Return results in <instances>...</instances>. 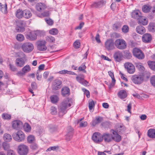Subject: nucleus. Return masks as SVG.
<instances>
[{
  "mask_svg": "<svg viewBox=\"0 0 155 155\" xmlns=\"http://www.w3.org/2000/svg\"><path fill=\"white\" fill-rule=\"evenodd\" d=\"M71 106V104L69 103L68 98L64 100L58 107L59 117H61L65 114L67 112V108Z\"/></svg>",
  "mask_w": 155,
  "mask_h": 155,
  "instance_id": "1",
  "label": "nucleus"
},
{
  "mask_svg": "<svg viewBox=\"0 0 155 155\" xmlns=\"http://www.w3.org/2000/svg\"><path fill=\"white\" fill-rule=\"evenodd\" d=\"M13 138L18 142H22L24 141L25 136L24 133L21 130H18L17 132L13 134Z\"/></svg>",
  "mask_w": 155,
  "mask_h": 155,
  "instance_id": "2",
  "label": "nucleus"
},
{
  "mask_svg": "<svg viewBox=\"0 0 155 155\" xmlns=\"http://www.w3.org/2000/svg\"><path fill=\"white\" fill-rule=\"evenodd\" d=\"M131 80L134 84L140 85L143 82L144 77L141 74L134 75L131 77Z\"/></svg>",
  "mask_w": 155,
  "mask_h": 155,
  "instance_id": "3",
  "label": "nucleus"
},
{
  "mask_svg": "<svg viewBox=\"0 0 155 155\" xmlns=\"http://www.w3.org/2000/svg\"><path fill=\"white\" fill-rule=\"evenodd\" d=\"M114 44L117 48L119 49L123 50L127 47L126 41L122 39H118L116 40Z\"/></svg>",
  "mask_w": 155,
  "mask_h": 155,
  "instance_id": "4",
  "label": "nucleus"
},
{
  "mask_svg": "<svg viewBox=\"0 0 155 155\" xmlns=\"http://www.w3.org/2000/svg\"><path fill=\"white\" fill-rule=\"evenodd\" d=\"M28 151V147L25 144H20L18 146V152L20 155H27Z\"/></svg>",
  "mask_w": 155,
  "mask_h": 155,
  "instance_id": "5",
  "label": "nucleus"
},
{
  "mask_svg": "<svg viewBox=\"0 0 155 155\" xmlns=\"http://www.w3.org/2000/svg\"><path fill=\"white\" fill-rule=\"evenodd\" d=\"M133 54L136 58L142 60L144 58L145 55L142 51L139 48H135L133 50Z\"/></svg>",
  "mask_w": 155,
  "mask_h": 155,
  "instance_id": "6",
  "label": "nucleus"
},
{
  "mask_svg": "<svg viewBox=\"0 0 155 155\" xmlns=\"http://www.w3.org/2000/svg\"><path fill=\"white\" fill-rule=\"evenodd\" d=\"M33 45L30 42H25L23 43L21 46V49L25 52L29 53L34 49Z\"/></svg>",
  "mask_w": 155,
  "mask_h": 155,
  "instance_id": "7",
  "label": "nucleus"
},
{
  "mask_svg": "<svg viewBox=\"0 0 155 155\" xmlns=\"http://www.w3.org/2000/svg\"><path fill=\"white\" fill-rule=\"evenodd\" d=\"M92 139L95 143H99L103 140L102 135L99 132H95L92 137Z\"/></svg>",
  "mask_w": 155,
  "mask_h": 155,
  "instance_id": "8",
  "label": "nucleus"
},
{
  "mask_svg": "<svg viewBox=\"0 0 155 155\" xmlns=\"http://www.w3.org/2000/svg\"><path fill=\"white\" fill-rule=\"evenodd\" d=\"M124 66L125 68L129 73L133 74L135 72V67L132 63L129 62L126 63L124 64Z\"/></svg>",
  "mask_w": 155,
  "mask_h": 155,
  "instance_id": "9",
  "label": "nucleus"
},
{
  "mask_svg": "<svg viewBox=\"0 0 155 155\" xmlns=\"http://www.w3.org/2000/svg\"><path fill=\"white\" fill-rule=\"evenodd\" d=\"M115 44L114 41L112 39L107 40L105 43V48L108 50H111L115 48Z\"/></svg>",
  "mask_w": 155,
  "mask_h": 155,
  "instance_id": "10",
  "label": "nucleus"
},
{
  "mask_svg": "<svg viewBox=\"0 0 155 155\" xmlns=\"http://www.w3.org/2000/svg\"><path fill=\"white\" fill-rule=\"evenodd\" d=\"M12 127L16 130H19L22 128L23 127V123L20 120H15L12 122Z\"/></svg>",
  "mask_w": 155,
  "mask_h": 155,
  "instance_id": "11",
  "label": "nucleus"
},
{
  "mask_svg": "<svg viewBox=\"0 0 155 155\" xmlns=\"http://www.w3.org/2000/svg\"><path fill=\"white\" fill-rule=\"evenodd\" d=\"M46 42L45 41H40L37 42V48L39 51H45L47 49L46 46Z\"/></svg>",
  "mask_w": 155,
  "mask_h": 155,
  "instance_id": "12",
  "label": "nucleus"
},
{
  "mask_svg": "<svg viewBox=\"0 0 155 155\" xmlns=\"http://www.w3.org/2000/svg\"><path fill=\"white\" fill-rule=\"evenodd\" d=\"M113 57L116 61L120 62L123 59L122 53L120 51H117L114 53Z\"/></svg>",
  "mask_w": 155,
  "mask_h": 155,
  "instance_id": "13",
  "label": "nucleus"
},
{
  "mask_svg": "<svg viewBox=\"0 0 155 155\" xmlns=\"http://www.w3.org/2000/svg\"><path fill=\"white\" fill-rule=\"evenodd\" d=\"M61 81L58 79H56L54 81L52 85V88L53 90H58L61 87L60 85L61 84Z\"/></svg>",
  "mask_w": 155,
  "mask_h": 155,
  "instance_id": "14",
  "label": "nucleus"
},
{
  "mask_svg": "<svg viewBox=\"0 0 155 155\" xmlns=\"http://www.w3.org/2000/svg\"><path fill=\"white\" fill-rule=\"evenodd\" d=\"M26 37L30 41H34L37 39V35L35 31H30L27 33Z\"/></svg>",
  "mask_w": 155,
  "mask_h": 155,
  "instance_id": "15",
  "label": "nucleus"
},
{
  "mask_svg": "<svg viewBox=\"0 0 155 155\" xmlns=\"http://www.w3.org/2000/svg\"><path fill=\"white\" fill-rule=\"evenodd\" d=\"M106 3V1L101 0L99 2L94 3L91 5V6L92 8H100L105 5Z\"/></svg>",
  "mask_w": 155,
  "mask_h": 155,
  "instance_id": "16",
  "label": "nucleus"
},
{
  "mask_svg": "<svg viewBox=\"0 0 155 155\" xmlns=\"http://www.w3.org/2000/svg\"><path fill=\"white\" fill-rule=\"evenodd\" d=\"M106 3V1L101 0L99 2L94 3L91 5V6L92 8H100L105 5Z\"/></svg>",
  "mask_w": 155,
  "mask_h": 155,
  "instance_id": "17",
  "label": "nucleus"
},
{
  "mask_svg": "<svg viewBox=\"0 0 155 155\" xmlns=\"http://www.w3.org/2000/svg\"><path fill=\"white\" fill-rule=\"evenodd\" d=\"M111 132H112L113 136H112V140H114L116 142H119L121 140V136L118 134L114 130H111Z\"/></svg>",
  "mask_w": 155,
  "mask_h": 155,
  "instance_id": "18",
  "label": "nucleus"
},
{
  "mask_svg": "<svg viewBox=\"0 0 155 155\" xmlns=\"http://www.w3.org/2000/svg\"><path fill=\"white\" fill-rule=\"evenodd\" d=\"M142 16L141 12L139 10H135L131 13V16L132 18L137 19L138 20Z\"/></svg>",
  "mask_w": 155,
  "mask_h": 155,
  "instance_id": "19",
  "label": "nucleus"
},
{
  "mask_svg": "<svg viewBox=\"0 0 155 155\" xmlns=\"http://www.w3.org/2000/svg\"><path fill=\"white\" fill-rule=\"evenodd\" d=\"M61 94L63 97L69 96L70 94L69 88L67 87H63L61 89Z\"/></svg>",
  "mask_w": 155,
  "mask_h": 155,
  "instance_id": "20",
  "label": "nucleus"
},
{
  "mask_svg": "<svg viewBox=\"0 0 155 155\" xmlns=\"http://www.w3.org/2000/svg\"><path fill=\"white\" fill-rule=\"evenodd\" d=\"M103 140L106 142L109 143L112 140V135L109 134L104 133L102 135Z\"/></svg>",
  "mask_w": 155,
  "mask_h": 155,
  "instance_id": "21",
  "label": "nucleus"
},
{
  "mask_svg": "<svg viewBox=\"0 0 155 155\" xmlns=\"http://www.w3.org/2000/svg\"><path fill=\"white\" fill-rule=\"evenodd\" d=\"M25 63V61L22 58H18L15 60V64L18 67H22L24 65Z\"/></svg>",
  "mask_w": 155,
  "mask_h": 155,
  "instance_id": "22",
  "label": "nucleus"
},
{
  "mask_svg": "<svg viewBox=\"0 0 155 155\" xmlns=\"http://www.w3.org/2000/svg\"><path fill=\"white\" fill-rule=\"evenodd\" d=\"M118 97L121 99L126 98L127 96V93L125 90H122L120 91L117 94Z\"/></svg>",
  "mask_w": 155,
  "mask_h": 155,
  "instance_id": "23",
  "label": "nucleus"
},
{
  "mask_svg": "<svg viewBox=\"0 0 155 155\" xmlns=\"http://www.w3.org/2000/svg\"><path fill=\"white\" fill-rule=\"evenodd\" d=\"M152 38L150 34L146 33L142 37V40L145 42H149L151 40Z\"/></svg>",
  "mask_w": 155,
  "mask_h": 155,
  "instance_id": "24",
  "label": "nucleus"
},
{
  "mask_svg": "<svg viewBox=\"0 0 155 155\" xmlns=\"http://www.w3.org/2000/svg\"><path fill=\"white\" fill-rule=\"evenodd\" d=\"M45 8V5L43 3H39L36 5V8L37 10L39 12H41L44 10Z\"/></svg>",
  "mask_w": 155,
  "mask_h": 155,
  "instance_id": "25",
  "label": "nucleus"
},
{
  "mask_svg": "<svg viewBox=\"0 0 155 155\" xmlns=\"http://www.w3.org/2000/svg\"><path fill=\"white\" fill-rule=\"evenodd\" d=\"M30 148L32 151H37L36 153H37L39 151V146L36 143H32L30 146Z\"/></svg>",
  "mask_w": 155,
  "mask_h": 155,
  "instance_id": "26",
  "label": "nucleus"
},
{
  "mask_svg": "<svg viewBox=\"0 0 155 155\" xmlns=\"http://www.w3.org/2000/svg\"><path fill=\"white\" fill-rule=\"evenodd\" d=\"M103 117H98L96 118L95 119L92 121L91 125L93 126H95L96 124L101 122L103 120Z\"/></svg>",
  "mask_w": 155,
  "mask_h": 155,
  "instance_id": "27",
  "label": "nucleus"
},
{
  "mask_svg": "<svg viewBox=\"0 0 155 155\" xmlns=\"http://www.w3.org/2000/svg\"><path fill=\"white\" fill-rule=\"evenodd\" d=\"M152 7L148 4L143 5L142 8V11L144 13H148L150 12Z\"/></svg>",
  "mask_w": 155,
  "mask_h": 155,
  "instance_id": "28",
  "label": "nucleus"
},
{
  "mask_svg": "<svg viewBox=\"0 0 155 155\" xmlns=\"http://www.w3.org/2000/svg\"><path fill=\"white\" fill-rule=\"evenodd\" d=\"M147 134L150 138H155V129H150L147 131Z\"/></svg>",
  "mask_w": 155,
  "mask_h": 155,
  "instance_id": "29",
  "label": "nucleus"
},
{
  "mask_svg": "<svg viewBox=\"0 0 155 155\" xmlns=\"http://www.w3.org/2000/svg\"><path fill=\"white\" fill-rule=\"evenodd\" d=\"M137 33L140 34L142 35L145 32V29L144 27L142 26H137L136 28Z\"/></svg>",
  "mask_w": 155,
  "mask_h": 155,
  "instance_id": "30",
  "label": "nucleus"
},
{
  "mask_svg": "<svg viewBox=\"0 0 155 155\" xmlns=\"http://www.w3.org/2000/svg\"><path fill=\"white\" fill-rule=\"evenodd\" d=\"M24 10L21 9H18L15 13L16 16L18 18L20 19L23 17Z\"/></svg>",
  "mask_w": 155,
  "mask_h": 155,
  "instance_id": "31",
  "label": "nucleus"
},
{
  "mask_svg": "<svg viewBox=\"0 0 155 155\" xmlns=\"http://www.w3.org/2000/svg\"><path fill=\"white\" fill-rule=\"evenodd\" d=\"M32 15V14L29 10L25 9L24 10L23 17L28 19L31 18Z\"/></svg>",
  "mask_w": 155,
  "mask_h": 155,
  "instance_id": "32",
  "label": "nucleus"
},
{
  "mask_svg": "<svg viewBox=\"0 0 155 155\" xmlns=\"http://www.w3.org/2000/svg\"><path fill=\"white\" fill-rule=\"evenodd\" d=\"M0 10L5 14H6L8 12L7 5L6 3L3 5L0 3Z\"/></svg>",
  "mask_w": 155,
  "mask_h": 155,
  "instance_id": "33",
  "label": "nucleus"
},
{
  "mask_svg": "<svg viewBox=\"0 0 155 155\" xmlns=\"http://www.w3.org/2000/svg\"><path fill=\"white\" fill-rule=\"evenodd\" d=\"M76 79L79 82L85 86H87V84L88 83L87 81L81 77L77 76L76 78Z\"/></svg>",
  "mask_w": 155,
  "mask_h": 155,
  "instance_id": "34",
  "label": "nucleus"
},
{
  "mask_svg": "<svg viewBox=\"0 0 155 155\" xmlns=\"http://www.w3.org/2000/svg\"><path fill=\"white\" fill-rule=\"evenodd\" d=\"M23 128L24 130L26 132H30L31 127L30 125L27 123H25L23 125Z\"/></svg>",
  "mask_w": 155,
  "mask_h": 155,
  "instance_id": "35",
  "label": "nucleus"
},
{
  "mask_svg": "<svg viewBox=\"0 0 155 155\" xmlns=\"http://www.w3.org/2000/svg\"><path fill=\"white\" fill-rule=\"evenodd\" d=\"M139 23L143 25H146L147 24V19L142 16L138 20Z\"/></svg>",
  "mask_w": 155,
  "mask_h": 155,
  "instance_id": "36",
  "label": "nucleus"
},
{
  "mask_svg": "<svg viewBox=\"0 0 155 155\" xmlns=\"http://www.w3.org/2000/svg\"><path fill=\"white\" fill-rule=\"evenodd\" d=\"M147 64L152 70L155 71V61H149L147 62Z\"/></svg>",
  "mask_w": 155,
  "mask_h": 155,
  "instance_id": "37",
  "label": "nucleus"
},
{
  "mask_svg": "<svg viewBox=\"0 0 155 155\" xmlns=\"http://www.w3.org/2000/svg\"><path fill=\"white\" fill-rule=\"evenodd\" d=\"M148 29L150 31L152 32L155 31V23L153 22L150 23Z\"/></svg>",
  "mask_w": 155,
  "mask_h": 155,
  "instance_id": "38",
  "label": "nucleus"
},
{
  "mask_svg": "<svg viewBox=\"0 0 155 155\" xmlns=\"http://www.w3.org/2000/svg\"><path fill=\"white\" fill-rule=\"evenodd\" d=\"M46 40L49 43H53L55 41V39L51 36H48L46 37Z\"/></svg>",
  "mask_w": 155,
  "mask_h": 155,
  "instance_id": "39",
  "label": "nucleus"
},
{
  "mask_svg": "<svg viewBox=\"0 0 155 155\" xmlns=\"http://www.w3.org/2000/svg\"><path fill=\"white\" fill-rule=\"evenodd\" d=\"M73 134L72 133H67L65 136V140L67 141H70L72 138Z\"/></svg>",
  "mask_w": 155,
  "mask_h": 155,
  "instance_id": "40",
  "label": "nucleus"
},
{
  "mask_svg": "<svg viewBox=\"0 0 155 155\" xmlns=\"http://www.w3.org/2000/svg\"><path fill=\"white\" fill-rule=\"evenodd\" d=\"M59 73L61 74H67L70 75H75L76 74L73 72L68 71L66 70H64L60 71L59 72Z\"/></svg>",
  "mask_w": 155,
  "mask_h": 155,
  "instance_id": "41",
  "label": "nucleus"
},
{
  "mask_svg": "<svg viewBox=\"0 0 155 155\" xmlns=\"http://www.w3.org/2000/svg\"><path fill=\"white\" fill-rule=\"evenodd\" d=\"M11 117V114L6 113H4L2 115V118L4 120H10Z\"/></svg>",
  "mask_w": 155,
  "mask_h": 155,
  "instance_id": "42",
  "label": "nucleus"
},
{
  "mask_svg": "<svg viewBox=\"0 0 155 155\" xmlns=\"http://www.w3.org/2000/svg\"><path fill=\"white\" fill-rule=\"evenodd\" d=\"M51 101L53 103H57L58 100V97L56 95H53L50 97Z\"/></svg>",
  "mask_w": 155,
  "mask_h": 155,
  "instance_id": "43",
  "label": "nucleus"
},
{
  "mask_svg": "<svg viewBox=\"0 0 155 155\" xmlns=\"http://www.w3.org/2000/svg\"><path fill=\"white\" fill-rule=\"evenodd\" d=\"M86 66H85V63H82L81 66L78 68V70L80 71H81L84 73H86V71L85 70Z\"/></svg>",
  "mask_w": 155,
  "mask_h": 155,
  "instance_id": "44",
  "label": "nucleus"
},
{
  "mask_svg": "<svg viewBox=\"0 0 155 155\" xmlns=\"http://www.w3.org/2000/svg\"><path fill=\"white\" fill-rule=\"evenodd\" d=\"M50 34L53 35H56L58 33V30L56 28H53L49 30Z\"/></svg>",
  "mask_w": 155,
  "mask_h": 155,
  "instance_id": "45",
  "label": "nucleus"
},
{
  "mask_svg": "<svg viewBox=\"0 0 155 155\" xmlns=\"http://www.w3.org/2000/svg\"><path fill=\"white\" fill-rule=\"evenodd\" d=\"M3 139L6 141H9L12 139L11 135L8 134H5L4 135Z\"/></svg>",
  "mask_w": 155,
  "mask_h": 155,
  "instance_id": "46",
  "label": "nucleus"
},
{
  "mask_svg": "<svg viewBox=\"0 0 155 155\" xmlns=\"http://www.w3.org/2000/svg\"><path fill=\"white\" fill-rule=\"evenodd\" d=\"M27 140L29 143H32L35 140V137L32 135H29L27 137Z\"/></svg>",
  "mask_w": 155,
  "mask_h": 155,
  "instance_id": "47",
  "label": "nucleus"
},
{
  "mask_svg": "<svg viewBox=\"0 0 155 155\" xmlns=\"http://www.w3.org/2000/svg\"><path fill=\"white\" fill-rule=\"evenodd\" d=\"M31 70V68L28 65H27L24 66L22 69V71L24 74L29 72Z\"/></svg>",
  "mask_w": 155,
  "mask_h": 155,
  "instance_id": "48",
  "label": "nucleus"
},
{
  "mask_svg": "<svg viewBox=\"0 0 155 155\" xmlns=\"http://www.w3.org/2000/svg\"><path fill=\"white\" fill-rule=\"evenodd\" d=\"M88 104L89 109L91 111L94 107L95 104L94 101L92 100H91L89 101Z\"/></svg>",
  "mask_w": 155,
  "mask_h": 155,
  "instance_id": "49",
  "label": "nucleus"
},
{
  "mask_svg": "<svg viewBox=\"0 0 155 155\" xmlns=\"http://www.w3.org/2000/svg\"><path fill=\"white\" fill-rule=\"evenodd\" d=\"M16 39L19 41H22L24 40L25 37L23 35L19 34L16 35Z\"/></svg>",
  "mask_w": 155,
  "mask_h": 155,
  "instance_id": "50",
  "label": "nucleus"
},
{
  "mask_svg": "<svg viewBox=\"0 0 155 155\" xmlns=\"http://www.w3.org/2000/svg\"><path fill=\"white\" fill-rule=\"evenodd\" d=\"M49 11L41 13V14L37 16L40 18H42L43 17H48L49 15Z\"/></svg>",
  "mask_w": 155,
  "mask_h": 155,
  "instance_id": "51",
  "label": "nucleus"
},
{
  "mask_svg": "<svg viewBox=\"0 0 155 155\" xmlns=\"http://www.w3.org/2000/svg\"><path fill=\"white\" fill-rule=\"evenodd\" d=\"M59 147L58 146H54L53 147H50L46 150V151H50L51 150H58Z\"/></svg>",
  "mask_w": 155,
  "mask_h": 155,
  "instance_id": "52",
  "label": "nucleus"
},
{
  "mask_svg": "<svg viewBox=\"0 0 155 155\" xmlns=\"http://www.w3.org/2000/svg\"><path fill=\"white\" fill-rule=\"evenodd\" d=\"M9 67L10 69L12 71L15 72L17 71V68L13 65L10 64L9 65Z\"/></svg>",
  "mask_w": 155,
  "mask_h": 155,
  "instance_id": "53",
  "label": "nucleus"
},
{
  "mask_svg": "<svg viewBox=\"0 0 155 155\" xmlns=\"http://www.w3.org/2000/svg\"><path fill=\"white\" fill-rule=\"evenodd\" d=\"M51 113L52 115H56L57 113V110L56 108L54 106H52L51 109Z\"/></svg>",
  "mask_w": 155,
  "mask_h": 155,
  "instance_id": "54",
  "label": "nucleus"
},
{
  "mask_svg": "<svg viewBox=\"0 0 155 155\" xmlns=\"http://www.w3.org/2000/svg\"><path fill=\"white\" fill-rule=\"evenodd\" d=\"M117 129L118 131L122 133L124 131V127L123 125H119L117 126Z\"/></svg>",
  "mask_w": 155,
  "mask_h": 155,
  "instance_id": "55",
  "label": "nucleus"
},
{
  "mask_svg": "<svg viewBox=\"0 0 155 155\" xmlns=\"http://www.w3.org/2000/svg\"><path fill=\"white\" fill-rule=\"evenodd\" d=\"M3 147L4 150H7L10 148L9 144L6 142H4L2 143Z\"/></svg>",
  "mask_w": 155,
  "mask_h": 155,
  "instance_id": "56",
  "label": "nucleus"
},
{
  "mask_svg": "<svg viewBox=\"0 0 155 155\" xmlns=\"http://www.w3.org/2000/svg\"><path fill=\"white\" fill-rule=\"evenodd\" d=\"M109 75L110 77L112 79V82L115 83V80L114 78V76L113 72L110 71H109L108 72Z\"/></svg>",
  "mask_w": 155,
  "mask_h": 155,
  "instance_id": "57",
  "label": "nucleus"
},
{
  "mask_svg": "<svg viewBox=\"0 0 155 155\" xmlns=\"http://www.w3.org/2000/svg\"><path fill=\"white\" fill-rule=\"evenodd\" d=\"M129 29V27L127 25H124L123 26L122 30L123 32L126 33L128 32Z\"/></svg>",
  "mask_w": 155,
  "mask_h": 155,
  "instance_id": "58",
  "label": "nucleus"
},
{
  "mask_svg": "<svg viewBox=\"0 0 155 155\" xmlns=\"http://www.w3.org/2000/svg\"><path fill=\"white\" fill-rule=\"evenodd\" d=\"M73 45L75 48H78L80 46V43L79 41H76L74 43Z\"/></svg>",
  "mask_w": 155,
  "mask_h": 155,
  "instance_id": "59",
  "label": "nucleus"
},
{
  "mask_svg": "<svg viewBox=\"0 0 155 155\" xmlns=\"http://www.w3.org/2000/svg\"><path fill=\"white\" fill-rule=\"evenodd\" d=\"M82 90L84 92V94L86 95L87 98L90 97V94L89 91L84 88H82Z\"/></svg>",
  "mask_w": 155,
  "mask_h": 155,
  "instance_id": "60",
  "label": "nucleus"
},
{
  "mask_svg": "<svg viewBox=\"0 0 155 155\" xmlns=\"http://www.w3.org/2000/svg\"><path fill=\"white\" fill-rule=\"evenodd\" d=\"M150 82L152 85L155 87V75H154L151 78Z\"/></svg>",
  "mask_w": 155,
  "mask_h": 155,
  "instance_id": "61",
  "label": "nucleus"
},
{
  "mask_svg": "<svg viewBox=\"0 0 155 155\" xmlns=\"http://www.w3.org/2000/svg\"><path fill=\"white\" fill-rule=\"evenodd\" d=\"M136 66L140 70L143 71L144 69V68L141 63L137 64Z\"/></svg>",
  "mask_w": 155,
  "mask_h": 155,
  "instance_id": "62",
  "label": "nucleus"
},
{
  "mask_svg": "<svg viewBox=\"0 0 155 155\" xmlns=\"http://www.w3.org/2000/svg\"><path fill=\"white\" fill-rule=\"evenodd\" d=\"M45 21L46 23L50 25H52L54 23L53 21L50 19H45Z\"/></svg>",
  "mask_w": 155,
  "mask_h": 155,
  "instance_id": "63",
  "label": "nucleus"
},
{
  "mask_svg": "<svg viewBox=\"0 0 155 155\" xmlns=\"http://www.w3.org/2000/svg\"><path fill=\"white\" fill-rule=\"evenodd\" d=\"M15 152L13 150H8L7 151V155H15Z\"/></svg>",
  "mask_w": 155,
  "mask_h": 155,
  "instance_id": "64",
  "label": "nucleus"
}]
</instances>
